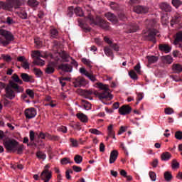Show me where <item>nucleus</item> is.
I'll list each match as a JSON object with an SVG mask.
<instances>
[{
	"label": "nucleus",
	"instance_id": "1",
	"mask_svg": "<svg viewBox=\"0 0 182 182\" xmlns=\"http://www.w3.org/2000/svg\"><path fill=\"white\" fill-rule=\"evenodd\" d=\"M80 26L82 27L84 31L86 32H90L91 28L87 26V23H90L91 25H98V26H100V28H102V29H105L107 31L109 29V23L102 18L100 16H97L96 18L92 16V14H88L87 16L85 18V21H79Z\"/></svg>",
	"mask_w": 182,
	"mask_h": 182
},
{
	"label": "nucleus",
	"instance_id": "2",
	"mask_svg": "<svg viewBox=\"0 0 182 182\" xmlns=\"http://www.w3.org/2000/svg\"><path fill=\"white\" fill-rule=\"evenodd\" d=\"M4 89H5V97L10 100H13L16 97V93H23V87L12 80H10L8 85L0 82V92Z\"/></svg>",
	"mask_w": 182,
	"mask_h": 182
},
{
	"label": "nucleus",
	"instance_id": "3",
	"mask_svg": "<svg viewBox=\"0 0 182 182\" xmlns=\"http://www.w3.org/2000/svg\"><path fill=\"white\" fill-rule=\"evenodd\" d=\"M3 144L9 153H17V154H23L25 146L19 144L18 141L15 139L4 141Z\"/></svg>",
	"mask_w": 182,
	"mask_h": 182
},
{
	"label": "nucleus",
	"instance_id": "4",
	"mask_svg": "<svg viewBox=\"0 0 182 182\" xmlns=\"http://www.w3.org/2000/svg\"><path fill=\"white\" fill-rule=\"evenodd\" d=\"M97 86L102 91L101 92L95 91L94 95L97 96L100 100H112L113 99V95L109 92V85H103V83L100 82L97 84Z\"/></svg>",
	"mask_w": 182,
	"mask_h": 182
},
{
	"label": "nucleus",
	"instance_id": "5",
	"mask_svg": "<svg viewBox=\"0 0 182 182\" xmlns=\"http://www.w3.org/2000/svg\"><path fill=\"white\" fill-rule=\"evenodd\" d=\"M0 35L2 36V37H0V46H8L12 41H15V37L11 31L1 29Z\"/></svg>",
	"mask_w": 182,
	"mask_h": 182
},
{
	"label": "nucleus",
	"instance_id": "6",
	"mask_svg": "<svg viewBox=\"0 0 182 182\" xmlns=\"http://www.w3.org/2000/svg\"><path fill=\"white\" fill-rule=\"evenodd\" d=\"M22 2L19 0H7L6 2L0 1V11L4 9V11H11L13 8L15 9H19Z\"/></svg>",
	"mask_w": 182,
	"mask_h": 182
},
{
	"label": "nucleus",
	"instance_id": "7",
	"mask_svg": "<svg viewBox=\"0 0 182 182\" xmlns=\"http://www.w3.org/2000/svg\"><path fill=\"white\" fill-rule=\"evenodd\" d=\"M32 58L34 59L33 61V65H37V66H44L45 60L41 59V58H46L48 55L43 51L36 50L32 55Z\"/></svg>",
	"mask_w": 182,
	"mask_h": 182
},
{
	"label": "nucleus",
	"instance_id": "8",
	"mask_svg": "<svg viewBox=\"0 0 182 182\" xmlns=\"http://www.w3.org/2000/svg\"><path fill=\"white\" fill-rule=\"evenodd\" d=\"M113 50L115 52H119L120 50V47L117 44H111L110 46H107L104 48V52L108 58H111L112 60L114 58V54Z\"/></svg>",
	"mask_w": 182,
	"mask_h": 182
},
{
	"label": "nucleus",
	"instance_id": "9",
	"mask_svg": "<svg viewBox=\"0 0 182 182\" xmlns=\"http://www.w3.org/2000/svg\"><path fill=\"white\" fill-rule=\"evenodd\" d=\"M158 33L159 31L156 29H151L148 31V33L145 34L144 37L146 41H150L151 42H153V43H156L157 42L156 41V36H160Z\"/></svg>",
	"mask_w": 182,
	"mask_h": 182
},
{
	"label": "nucleus",
	"instance_id": "10",
	"mask_svg": "<svg viewBox=\"0 0 182 182\" xmlns=\"http://www.w3.org/2000/svg\"><path fill=\"white\" fill-rule=\"evenodd\" d=\"M73 83L74 85V87H82L83 86H86V79L83 77L79 76L74 79Z\"/></svg>",
	"mask_w": 182,
	"mask_h": 182
},
{
	"label": "nucleus",
	"instance_id": "11",
	"mask_svg": "<svg viewBox=\"0 0 182 182\" xmlns=\"http://www.w3.org/2000/svg\"><path fill=\"white\" fill-rule=\"evenodd\" d=\"M36 110L33 107L27 108L24 111L26 119H33L36 116Z\"/></svg>",
	"mask_w": 182,
	"mask_h": 182
},
{
	"label": "nucleus",
	"instance_id": "12",
	"mask_svg": "<svg viewBox=\"0 0 182 182\" xmlns=\"http://www.w3.org/2000/svg\"><path fill=\"white\" fill-rule=\"evenodd\" d=\"M80 73L86 76V77L90 79L92 82H96V75H95L93 73H89L84 68H80Z\"/></svg>",
	"mask_w": 182,
	"mask_h": 182
},
{
	"label": "nucleus",
	"instance_id": "13",
	"mask_svg": "<svg viewBox=\"0 0 182 182\" xmlns=\"http://www.w3.org/2000/svg\"><path fill=\"white\" fill-rule=\"evenodd\" d=\"M131 112H132V107L129 105H122L119 109V113L122 116H126V114H130Z\"/></svg>",
	"mask_w": 182,
	"mask_h": 182
},
{
	"label": "nucleus",
	"instance_id": "14",
	"mask_svg": "<svg viewBox=\"0 0 182 182\" xmlns=\"http://www.w3.org/2000/svg\"><path fill=\"white\" fill-rule=\"evenodd\" d=\"M20 77L22 79V82H25L26 83H33L35 82L33 77L28 73H21Z\"/></svg>",
	"mask_w": 182,
	"mask_h": 182
},
{
	"label": "nucleus",
	"instance_id": "15",
	"mask_svg": "<svg viewBox=\"0 0 182 182\" xmlns=\"http://www.w3.org/2000/svg\"><path fill=\"white\" fill-rule=\"evenodd\" d=\"M41 177L44 182H49V180L52 178V173L48 169H44L41 174Z\"/></svg>",
	"mask_w": 182,
	"mask_h": 182
},
{
	"label": "nucleus",
	"instance_id": "16",
	"mask_svg": "<svg viewBox=\"0 0 182 182\" xmlns=\"http://www.w3.org/2000/svg\"><path fill=\"white\" fill-rule=\"evenodd\" d=\"M55 68H56V63L55 62L49 63L46 68V73L47 75H52V73H55Z\"/></svg>",
	"mask_w": 182,
	"mask_h": 182
},
{
	"label": "nucleus",
	"instance_id": "17",
	"mask_svg": "<svg viewBox=\"0 0 182 182\" xmlns=\"http://www.w3.org/2000/svg\"><path fill=\"white\" fill-rule=\"evenodd\" d=\"M159 6L164 12H171L172 11L171 6L167 2L159 3Z\"/></svg>",
	"mask_w": 182,
	"mask_h": 182
},
{
	"label": "nucleus",
	"instance_id": "18",
	"mask_svg": "<svg viewBox=\"0 0 182 182\" xmlns=\"http://www.w3.org/2000/svg\"><path fill=\"white\" fill-rule=\"evenodd\" d=\"M58 69H60L61 70H63V72L70 73V72L73 70V67L70 64L63 63L58 66Z\"/></svg>",
	"mask_w": 182,
	"mask_h": 182
},
{
	"label": "nucleus",
	"instance_id": "19",
	"mask_svg": "<svg viewBox=\"0 0 182 182\" xmlns=\"http://www.w3.org/2000/svg\"><path fill=\"white\" fill-rule=\"evenodd\" d=\"M134 12H136V14H147L149 8L144 6H136L134 7Z\"/></svg>",
	"mask_w": 182,
	"mask_h": 182
},
{
	"label": "nucleus",
	"instance_id": "20",
	"mask_svg": "<svg viewBox=\"0 0 182 182\" xmlns=\"http://www.w3.org/2000/svg\"><path fill=\"white\" fill-rule=\"evenodd\" d=\"M159 49L160 52H162L164 53H170V52H171V47L168 44H159Z\"/></svg>",
	"mask_w": 182,
	"mask_h": 182
},
{
	"label": "nucleus",
	"instance_id": "21",
	"mask_svg": "<svg viewBox=\"0 0 182 182\" xmlns=\"http://www.w3.org/2000/svg\"><path fill=\"white\" fill-rule=\"evenodd\" d=\"M105 18H107V19H108V21H110V22H112L113 23H117V22L119 21V18L113 13H106L105 14Z\"/></svg>",
	"mask_w": 182,
	"mask_h": 182
},
{
	"label": "nucleus",
	"instance_id": "22",
	"mask_svg": "<svg viewBox=\"0 0 182 182\" xmlns=\"http://www.w3.org/2000/svg\"><path fill=\"white\" fill-rule=\"evenodd\" d=\"M117 157H119V151L117 150L112 151L109 156V164H113L117 160Z\"/></svg>",
	"mask_w": 182,
	"mask_h": 182
},
{
	"label": "nucleus",
	"instance_id": "23",
	"mask_svg": "<svg viewBox=\"0 0 182 182\" xmlns=\"http://www.w3.org/2000/svg\"><path fill=\"white\" fill-rule=\"evenodd\" d=\"M137 31H139V26H138L137 23H131L129 26L128 32L129 33H133L134 32H137Z\"/></svg>",
	"mask_w": 182,
	"mask_h": 182
},
{
	"label": "nucleus",
	"instance_id": "24",
	"mask_svg": "<svg viewBox=\"0 0 182 182\" xmlns=\"http://www.w3.org/2000/svg\"><path fill=\"white\" fill-rule=\"evenodd\" d=\"M171 159V154L170 152H164L161 155V159L162 161H168Z\"/></svg>",
	"mask_w": 182,
	"mask_h": 182
},
{
	"label": "nucleus",
	"instance_id": "25",
	"mask_svg": "<svg viewBox=\"0 0 182 182\" xmlns=\"http://www.w3.org/2000/svg\"><path fill=\"white\" fill-rule=\"evenodd\" d=\"M11 79H13L14 83H16V85H23V81L16 74H14L11 76Z\"/></svg>",
	"mask_w": 182,
	"mask_h": 182
},
{
	"label": "nucleus",
	"instance_id": "26",
	"mask_svg": "<svg viewBox=\"0 0 182 182\" xmlns=\"http://www.w3.org/2000/svg\"><path fill=\"white\" fill-rule=\"evenodd\" d=\"M172 70L174 72V73H181L182 65L180 64H173L172 65Z\"/></svg>",
	"mask_w": 182,
	"mask_h": 182
},
{
	"label": "nucleus",
	"instance_id": "27",
	"mask_svg": "<svg viewBox=\"0 0 182 182\" xmlns=\"http://www.w3.org/2000/svg\"><path fill=\"white\" fill-rule=\"evenodd\" d=\"M60 56L63 59V62H69V59H70V55L68 54V53L63 51L60 53Z\"/></svg>",
	"mask_w": 182,
	"mask_h": 182
},
{
	"label": "nucleus",
	"instance_id": "28",
	"mask_svg": "<svg viewBox=\"0 0 182 182\" xmlns=\"http://www.w3.org/2000/svg\"><path fill=\"white\" fill-rule=\"evenodd\" d=\"M77 117L82 123H87V121H88L87 116L85 115V114L78 113V114H77Z\"/></svg>",
	"mask_w": 182,
	"mask_h": 182
},
{
	"label": "nucleus",
	"instance_id": "29",
	"mask_svg": "<svg viewBox=\"0 0 182 182\" xmlns=\"http://www.w3.org/2000/svg\"><path fill=\"white\" fill-rule=\"evenodd\" d=\"M19 18L21 19H28V14L23 8H20V12L18 14Z\"/></svg>",
	"mask_w": 182,
	"mask_h": 182
},
{
	"label": "nucleus",
	"instance_id": "30",
	"mask_svg": "<svg viewBox=\"0 0 182 182\" xmlns=\"http://www.w3.org/2000/svg\"><path fill=\"white\" fill-rule=\"evenodd\" d=\"M146 59L148 60V63H149V65H151L153 63H156V62L159 60V57L154 55H148L146 57Z\"/></svg>",
	"mask_w": 182,
	"mask_h": 182
},
{
	"label": "nucleus",
	"instance_id": "31",
	"mask_svg": "<svg viewBox=\"0 0 182 182\" xmlns=\"http://www.w3.org/2000/svg\"><path fill=\"white\" fill-rule=\"evenodd\" d=\"M108 136L109 137H112V139H116V134L114 133V131H113V125L110 124L108 127Z\"/></svg>",
	"mask_w": 182,
	"mask_h": 182
},
{
	"label": "nucleus",
	"instance_id": "32",
	"mask_svg": "<svg viewBox=\"0 0 182 182\" xmlns=\"http://www.w3.org/2000/svg\"><path fill=\"white\" fill-rule=\"evenodd\" d=\"M36 157L39 159V160H46V154L43 153L41 151H38L36 152Z\"/></svg>",
	"mask_w": 182,
	"mask_h": 182
},
{
	"label": "nucleus",
	"instance_id": "33",
	"mask_svg": "<svg viewBox=\"0 0 182 182\" xmlns=\"http://www.w3.org/2000/svg\"><path fill=\"white\" fill-rule=\"evenodd\" d=\"M4 23H6V25L9 26L14 25V23H15V20L11 16H7L4 21Z\"/></svg>",
	"mask_w": 182,
	"mask_h": 182
},
{
	"label": "nucleus",
	"instance_id": "34",
	"mask_svg": "<svg viewBox=\"0 0 182 182\" xmlns=\"http://www.w3.org/2000/svg\"><path fill=\"white\" fill-rule=\"evenodd\" d=\"M181 16L180 14H175L174 16L171 20V23L173 25V23H178L180 22Z\"/></svg>",
	"mask_w": 182,
	"mask_h": 182
},
{
	"label": "nucleus",
	"instance_id": "35",
	"mask_svg": "<svg viewBox=\"0 0 182 182\" xmlns=\"http://www.w3.org/2000/svg\"><path fill=\"white\" fill-rule=\"evenodd\" d=\"M164 179L167 181V182H170L171 181L172 178H173V175H171V173L170 171H166L164 173Z\"/></svg>",
	"mask_w": 182,
	"mask_h": 182
},
{
	"label": "nucleus",
	"instance_id": "36",
	"mask_svg": "<svg viewBox=\"0 0 182 182\" xmlns=\"http://www.w3.org/2000/svg\"><path fill=\"white\" fill-rule=\"evenodd\" d=\"M34 43L36 44V48H37V49H41V48L43 46V43L40 38H36L34 40Z\"/></svg>",
	"mask_w": 182,
	"mask_h": 182
},
{
	"label": "nucleus",
	"instance_id": "37",
	"mask_svg": "<svg viewBox=\"0 0 182 182\" xmlns=\"http://www.w3.org/2000/svg\"><path fill=\"white\" fill-rule=\"evenodd\" d=\"M74 12L77 16H83V10L80 7L75 8Z\"/></svg>",
	"mask_w": 182,
	"mask_h": 182
},
{
	"label": "nucleus",
	"instance_id": "38",
	"mask_svg": "<svg viewBox=\"0 0 182 182\" xmlns=\"http://www.w3.org/2000/svg\"><path fill=\"white\" fill-rule=\"evenodd\" d=\"M28 5L29 6H33V8L38 6L39 5V1L36 0H28Z\"/></svg>",
	"mask_w": 182,
	"mask_h": 182
},
{
	"label": "nucleus",
	"instance_id": "39",
	"mask_svg": "<svg viewBox=\"0 0 182 182\" xmlns=\"http://www.w3.org/2000/svg\"><path fill=\"white\" fill-rule=\"evenodd\" d=\"M171 167L173 170L180 168V163H178L176 159H173L171 163Z\"/></svg>",
	"mask_w": 182,
	"mask_h": 182
},
{
	"label": "nucleus",
	"instance_id": "40",
	"mask_svg": "<svg viewBox=\"0 0 182 182\" xmlns=\"http://www.w3.org/2000/svg\"><path fill=\"white\" fill-rule=\"evenodd\" d=\"M82 102L84 103V109H85V110H90L92 109V105L90 102L85 100H82Z\"/></svg>",
	"mask_w": 182,
	"mask_h": 182
},
{
	"label": "nucleus",
	"instance_id": "41",
	"mask_svg": "<svg viewBox=\"0 0 182 182\" xmlns=\"http://www.w3.org/2000/svg\"><path fill=\"white\" fill-rule=\"evenodd\" d=\"M74 161L76 163V164H80L82 161H83V157L80 155H75L74 157Z\"/></svg>",
	"mask_w": 182,
	"mask_h": 182
},
{
	"label": "nucleus",
	"instance_id": "42",
	"mask_svg": "<svg viewBox=\"0 0 182 182\" xmlns=\"http://www.w3.org/2000/svg\"><path fill=\"white\" fill-rule=\"evenodd\" d=\"M59 35V32H58V30L55 28H52L50 30V36L51 38H58Z\"/></svg>",
	"mask_w": 182,
	"mask_h": 182
},
{
	"label": "nucleus",
	"instance_id": "43",
	"mask_svg": "<svg viewBox=\"0 0 182 182\" xmlns=\"http://www.w3.org/2000/svg\"><path fill=\"white\" fill-rule=\"evenodd\" d=\"M33 73L37 76L38 77H41L43 75V73L41 69L34 68H33Z\"/></svg>",
	"mask_w": 182,
	"mask_h": 182
},
{
	"label": "nucleus",
	"instance_id": "44",
	"mask_svg": "<svg viewBox=\"0 0 182 182\" xmlns=\"http://www.w3.org/2000/svg\"><path fill=\"white\" fill-rule=\"evenodd\" d=\"M70 142L71 143V147H77V146H79V142L74 138H70Z\"/></svg>",
	"mask_w": 182,
	"mask_h": 182
},
{
	"label": "nucleus",
	"instance_id": "45",
	"mask_svg": "<svg viewBox=\"0 0 182 182\" xmlns=\"http://www.w3.org/2000/svg\"><path fill=\"white\" fill-rule=\"evenodd\" d=\"M83 95L86 99H92L90 98L91 95H93V91L92 90H84Z\"/></svg>",
	"mask_w": 182,
	"mask_h": 182
},
{
	"label": "nucleus",
	"instance_id": "46",
	"mask_svg": "<svg viewBox=\"0 0 182 182\" xmlns=\"http://www.w3.org/2000/svg\"><path fill=\"white\" fill-rule=\"evenodd\" d=\"M73 11H75V8L73 6L68 7L67 15L69 18L73 16Z\"/></svg>",
	"mask_w": 182,
	"mask_h": 182
},
{
	"label": "nucleus",
	"instance_id": "47",
	"mask_svg": "<svg viewBox=\"0 0 182 182\" xmlns=\"http://www.w3.org/2000/svg\"><path fill=\"white\" fill-rule=\"evenodd\" d=\"M82 63H84V65H86V66H87L88 68H92V61H90L89 59L82 58Z\"/></svg>",
	"mask_w": 182,
	"mask_h": 182
},
{
	"label": "nucleus",
	"instance_id": "48",
	"mask_svg": "<svg viewBox=\"0 0 182 182\" xmlns=\"http://www.w3.org/2000/svg\"><path fill=\"white\" fill-rule=\"evenodd\" d=\"M129 75L130 76L131 79H133L134 80H137V74L134 70H131L129 72Z\"/></svg>",
	"mask_w": 182,
	"mask_h": 182
},
{
	"label": "nucleus",
	"instance_id": "49",
	"mask_svg": "<svg viewBox=\"0 0 182 182\" xmlns=\"http://www.w3.org/2000/svg\"><path fill=\"white\" fill-rule=\"evenodd\" d=\"M109 6L111 8V9H112L113 11H117L119 9V4H117L115 2L112 1L109 4Z\"/></svg>",
	"mask_w": 182,
	"mask_h": 182
},
{
	"label": "nucleus",
	"instance_id": "50",
	"mask_svg": "<svg viewBox=\"0 0 182 182\" xmlns=\"http://www.w3.org/2000/svg\"><path fill=\"white\" fill-rule=\"evenodd\" d=\"M26 93L31 97V99H33L35 97V92L31 89H27L26 90Z\"/></svg>",
	"mask_w": 182,
	"mask_h": 182
},
{
	"label": "nucleus",
	"instance_id": "51",
	"mask_svg": "<svg viewBox=\"0 0 182 182\" xmlns=\"http://www.w3.org/2000/svg\"><path fill=\"white\" fill-rule=\"evenodd\" d=\"M182 4V1L181 0H172V5L175 6V8H178Z\"/></svg>",
	"mask_w": 182,
	"mask_h": 182
},
{
	"label": "nucleus",
	"instance_id": "52",
	"mask_svg": "<svg viewBox=\"0 0 182 182\" xmlns=\"http://www.w3.org/2000/svg\"><path fill=\"white\" fill-rule=\"evenodd\" d=\"M104 41L110 46L111 45H117V43H113V41L107 36L104 37Z\"/></svg>",
	"mask_w": 182,
	"mask_h": 182
},
{
	"label": "nucleus",
	"instance_id": "53",
	"mask_svg": "<svg viewBox=\"0 0 182 182\" xmlns=\"http://www.w3.org/2000/svg\"><path fill=\"white\" fill-rule=\"evenodd\" d=\"M175 137L177 139V140H182V132L181 131H177L175 133Z\"/></svg>",
	"mask_w": 182,
	"mask_h": 182
},
{
	"label": "nucleus",
	"instance_id": "54",
	"mask_svg": "<svg viewBox=\"0 0 182 182\" xmlns=\"http://www.w3.org/2000/svg\"><path fill=\"white\" fill-rule=\"evenodd\" d=\"M164 112L166 114H173V113H174V110L171 107L165 108Z\"/></svg>",
	"mask_w": 182,
	"mask_h": 182
},
{
	"label": "nucleus",
	"instance_id": "55",
	"mask_svg": "<svg viewBox=\"0 0 182 182\" xmlns=\"http://www.w3.org/2000/svg\"><path fill=\"white\" fill-rule=\"evenodd\" d=\"M89 132L92 134H97V135L102 134V132L97 130V129H90Z\"/></svg>",
	"mask_w": 182,
	"mask_h": 182
},
{
	"label": "nucleus",
	"instance_id": "56",
	"mask_svg": "<svg viewBox=\"0 0 182 182\" xmlns=\"http://www.w3.org/2000/svg\"><path fill=\"white\" fill-rule=\"evenodd\" d=\"M149 177L152 181H156V176L154 171H149Z\"/></svg>",
	"mask_w": 182,
	"mask_h": 182
},
{
	"label": "nucleus",
	"instance_id": "57",
	"mask_svg": "<svg viewBox=\"0 0 182 182\" xmlns=\"http://www.w3.org/2000/svg\"><path fill=\"white\" fill-rule=\"evenodd\" d=\"M30 141H35V132L31 130L29 132Z\"/></svg>",
	"mask_w": 182,
	"mask_h": 182
},
{
	"label": "nucleus",
	"instance_id": "58",
	"mask_svg": "<svg viewBox=\"0 0 182 182\" xmlns=\"http://www.w3.org/2000/svg\"><path fill=\"white\" fill-rule=\"evenodd\" d=\"M71 127L75 130H82V127H80V124L79 123L71 125Z\"/></svg>",
	"mask_w": 182,
	"mask_h": 182
},
{
	"label": "nucleus",
	"instance_id": "59",
	"mask_svg": "<svg viewBox=\"0 0 182 182\" xmlns=\"http://www.w3.org/2000/svg\"><path fill=\"white\" fill-rule=\"evenodd\" d=\"M165 60H166V63H168V65H170L171 63H173V58L170 55H167L166 58H165Z\"/></svg>",
	"mask_w": 182,
	"mask_h": 182
},
{
	"label": "nucleus",
	"instance_id": "60",
	"mask_svg": "<svg viewBox=\"0 0 182 182\" xmlns=\"http://www.w3.org/2000/svg\"><path fill=\"white\" fill-rule=\"evenodd\" d=\"M73 170H74L75 173H80V171H82V168L80 166L74 165L73 166Z\"/></svg>",
	"mask_w": 182,
	"mask_h": 182
},
{
	"label": "nucleus",
	"instance_id": "61",
	"mask_svg": "<svg viewBox=\"0 0 182 182\" xmlns=\"http://www.w3.org/2000/svg\"><path fill=\"white\" fill-rule=\"evenodd\" d=\"M50 140H52L53 141H59V140H60V136L58 135H51Z\"/></svg>",
	"mask_w": 182,
	"mask_h": 182
},
{
	"label": "nucleus",
	"instance_id": "62",
	"mask_svg": "<svg viewBox=\"0 0 182 182\" xmlns=\"http://www.w3.org/2000/svg\"><path fill=\"white\" fill-rule=\"evenodd\" d=\"M70 163V159L69 158H63L61 159V164H68Z\"/></svg>",
	"mask_w": 182,
	"mask_h": 182
},
{
	"label": "nucleus",
	"instance_id": "63",
	"mask_svg": "<svg viewBox=\"0 0 182 182\" xmlns=\"http://www.w3.org/2000/svg\"><path fill=\"white\" fill-rule=\"evenodd\" d=\"M22 68H23V69H29V63L26 60V61H23L22 63Z\"/></svg>",
	"mask_w": 182,
	"mask_h": 182
},
{
	"label": "nucleus",
	"instance_id": "64",
	"mask_svg": "<svg viewBox=\"0 0 182 182\" xmlns=\"http://www.w3.org/2000/svg\"><path fill=\"white\" fill-rule=\"evenodd\" d=\"M119 18L120 19V21H126L127 19L126 15L122 13L119 14Z\"/></svg>",
	"mask_w": 182,
	"mask_h": 182
}]
</instances>
